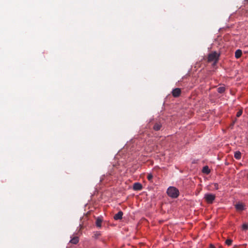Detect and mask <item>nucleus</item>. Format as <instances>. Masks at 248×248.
<instances>
[{"label": "nucleus", "instance_id": "f257e3e1", "mask_svg": "<svg viewBox=\"0 0 248 248\" xmlns=\"http://www.w3.org/2000/svg\"><path fill=\"white\" fill-rule=\"evenodd\" d=\"M168 196L172 198H176L179 195V191L178 189L173 186L169 187L167 191Z\"/></svg>", "mask_w": 248, "mask_h": 248}, {"label": "nucleus", "instance_id": "f03ea898", "mask_svg": "<svg viewBox=\"0 0 248 248\" xmlns=\"http://www.w3.org/2000/svg\"><path fill=\"white\" fill-rule=\"evenodd\" d=\"M152 125H153V129L155 131L159 130L162 127V124L160 122L154 120H151L149 122L148 124V127L150 128Z\"/></svg>", "mask_w": 248, "mask_h": 248}, {"label": "nucleus", "instance_id": "7ed1b4c3", "mask_svg": "<svg viewBox=\"0 0 248 248\" xmlns=\"http://www.w3.org/2000/svg\"><path fill=\"white\" fill-rule=\"evenodd\" d=\"M219 55L216 52H213L210 53L208 57V62H214L217 63L218 61Z\"/></svg>", "mask_w": 248, "mask_h": 248}, {"label": "nucleus", "instance_id": "20e7f679", "mask_svg": "<svg viewBox=\"0 0 248 248\" xmlns=\"http://www.w3.org/2000/svg\"><path fill=\"white\" fill-rule=\"evenodd\" d=\"M216 196L211 193H206L204 195V198L206 202L209 204L212 203L215 200Z\"/></svg>", "mask_w": 248, "mask_h": 248}, {"label": "nucleus", "instance_id": "39448f33", "mask_svg": "<svg viewBox=\"0 0 248 248\" xmlns=\"http://www.w3.org/2000/svg\"><path fill=\"white\" fill-rule=\"evenodd\" d=\"M235 207L237 211H241L245 209V205L242 202H238L235 205Z\"/></svg>", "mask_w": 248, "mask_h": 248}, {"label": "nucleus", "instance_id": "423d86ee", "mask_svg": "<svg viewBox=\"0 0 248 248\" xmlns=\"http://www.w3.org/2000/svg\"><path fill=\"white\" fill-rule=\"evenodd\" d=\"M181 93V90L180 88H177L173 89L172 91V94L174 97H177L180 96Z\"/></svg>", "mask_w": 248, "mask_h": 248}, {"label": "nucleus", "instance_id": "0eeeda50", "mask_svg": "<svg viewBox=\"0 0 248 248\" xmlns=\"http://www.w3.org/2000/svg\"><path fill=\"white\" fill-rule=\"evenodd\" d=\"M142 188V185L139 183H135L133 185V189L135 190H140Z\"/></svg>", "mask_w": 248, "mask_h": 248}, {"label": "nucleus", "instance_id": "6e6552de", "mask_svg": "<svg viewBox=\"0 0 248 248\" xmlns=\"http://www.w3.org/2000/svg\"><path fill=\"white\" fill-rule=\"evenodd\" d=\"M123 213L122 211H120L117 214H115L114 216V219L115 220H119L122 218Z\"/></svg>", "mask_w": 248, "mask_h": 248}, {"label": "nucleus", "instance_id": "1a4fd4ad", "mask_svg": "<svg viewBox=\"0 0 248 248\" xmlns=\"http://www.w3.org/2000/svg\"><path fill=\"white\" fill-rule=\"evenodd\" d=\"M242 54V52L240 49H237L235 52V57L236 59L239 58Z\"/></svg>", "mask_w": 248, "mask_h": 248}, {"label": "nucleus", "instance_id": "9d476101", "mask_svg": "<svg viewBox=\"0 0 248 248\" xmlns=\"http://www.w3.org/2000/svg\"><path fill=\"white\" fill-rule=\"evenodd\" d=\"M102 222V219L100 217H97L96 220V225L97 227L100 228L101 227V223Z\"/></svg>", "mask_w": 248, "mask_h": 248}, {"label": "nucleus", "instance_id": "9b49d317", "mask_svg": "<svg viewBox=\"0 0 248 248\" xmlns=\"http://www.w3.org/2000/svg\"><path fill=\"white\" fill-rule=\"evenodd\" d=\"M202 171L203 173L208 174L210 172V170L207 166H205L203 167Z\"/></svg>", "mask_w": 248, "mask_h": 248}, {"label": "nucleus", "instance_id": "f8f14e48", "mask_svg": "<svg viewBox=\"0 0 248 248\" xmlns=\"http://www.w3.org/2000/svg\"><path fill=\"white\" fill-rule=\"evenodd\" d=\"M79 242L78 237L77 236H75L73 237L70 241V242L73 244H77Z\"/></svg>", "mask_w": 248, "mask_h": 248}, {"label": "nucleus", "instance_id": "ddd939ff", "mask_svg": "<svg viewBox=\"0 0 248 248\" xmlns=\"http://www.w3.org/2000/svg\"><path fill=\"white\" fill-rule=\"evenodd\" d=\"M234 156L236 159H240L241 156V153L239 151H236L234 153Z\"/></svg>", "mask_w": 248, "mask_h": 248}, {"label": "nucleus", "instance_id": "4468645a", "mask_svg": "<svg viewBox=\"0 0 248 248\" xmlns=\"http://www.w3.org/2000/svg\"><path fill=\"white\" fill-rule=\"evenodd\" d=\"M225 91V88L224 87H220L217 89V92L220 93H224Z\"/></svg>", "mask_w": 248, "mask_h": 248}, {"label": "nucleus", "instance_id": "2eb2a0df", "mask_svg": "<svg viewBox=\"0 0 248 248\" xmlns=\"http://www.w3.org/2000/svg\"><path fill=\"white\" fill-rule=\"evenodd\" d=\"M232 240L231 239H227L225 241V243L226 245H227L228 246H230L232 245Z\"/></svg>", "mask_w": 248, "mask_h": 248}, {"label": "nucleus", "instance_id": "dca6fc26", "mask_svg": "<svg viewBox=\"0 0 248 248\" xmlns=\"http://www.w3.org/2000/svg\"><path fill=\"white\" fill-rule=\"evenodd\" d=\"M243 112L242 109H240L236 113V117H239L240 116H241Z\"/></svg>", "mask_w": 248, "mask_h": 248}, {"label": "nucleus", "instance_id": "f3484780", "mask_svg": "<svg viewBox=\"0 0 248 248\" xmlns=\"http://www.w3.org/2000/svg\"><path fill=\"white\" fill-rule=\"evenodd\" d=\"M153 177V176L151 173H149L147 175V179L150 181H152Z\"/></svg>", "mask_w": 248, "mask_h": 248}, {"label": "nucleus", "instance_id": "a211bd4d", "mask_svg": "<svg viewBox=\"0 0 248 248\" xmlns=\"http://www.w3.org/2000/svg\"><path fill=\"white\" fill-rule=\"evenodd\" d=\"M242 228L244 230H247L248 228V225L247 224H243L242 225Z\"/></svg>", "mask_w": 248, "mask_h": 248}, {"label": "nucleus", "instance_id": "6ab92c4d", "mask_svg": "<svg viewBox=\"0 0 248 248\" xmlns=\"http://www.w3.org/2000/svg\"><path fill=\"white\" fill-rule=\"evenodd\" d=\"M218 185L217 183H215L214 184V186H215V188L216 189H217L218 188Z\"/></svg>", "mask_w": 248, "mask_h": 248}, {"label": "nucleus", "instance_id": "aec40b11", "mask_svg": "<svg viewBox=\"0 0 248 248\" xmlns=\"http://www.w3.org/2000/svg\"><path fill=\"white\" fill-rule=\"evenodd\" d=\"M209 248H215V247L213 245L211 244L210 245Z\"/></svg>", "mask_w": 248, "mask_h": 248}]
</instances>
